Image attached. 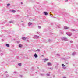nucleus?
I'll return each instance as SVG.
<instances>
[{"instance_id": "nucleus-1", "label": "nucleus", "mask_w": 78, "mask_h": 78, "mask_svg": "<svg viewBox=\"0 0 78 78\" xmlns=\"http://www.w3.org/2000/svg\"><path fill=\"white\" fill-rule=\"evenodd\" d=\"M62 40V41H68V39L66 38H64L63 37L61 38Z\"/></svg>"}, {"instance_id": "nucleus-2", "label": "nucleus", "mask_w": 78, "mask_h": 78, "mask_svg": "<svg viewBox=\"0 0 78 78\" xmlns=\"http://www.w3.org/2000/svg\"><path fill=\"white\" fill-rule=\"evenodd\" d=\"M39 36H37V35H35L34 37V39H37V38H39Z\"/></svg>"}, {"instance_id": "nucleus-3", "label": "nucleus", "mask_w": 78, "mask_h": 78, "mask_svg": "<svg viewBox=\"0 0 78 78\" xmlns=\"http://www.w3.org/2000/svg\"><path fill=\"white\" fill-rule=\"evenodd\" d=\"M72 33H66V34L68 35V36H72Z\"/></svg>"}, {"instance_id": "nucleus-4", "label": "nucleus", "mask_w": 78, "mask_h": 78, "mask_svg": "<svg viewBox=\"0 0 78 78\" xmlns=\"http://www.w3.org/2000/svg\"><path fill=\"white\" fill-rule=\"evenodd\" d=\"M47 64L48 66H52V64H51V63L50 62H48Z\"/></svg>"}, {"instance_id": "nucleus-5", "label": "nucleus", "mask_w": 78, "mask_h": 78, "mask_svg": "<svg viewBox=\"0 0 78 78\" xmlns=\"http://www.w3.org/2000/svg\"><path fill=\"white\" fill-rule=\"evenodd\" d=\"M34 56L35 57V58H37V54H36V53H35L34 55Z\"/></svg>"}, {"instance_id": "nucleus-6", "label": "nucleus", "mask_w": 78, "mask_h": 78, "mask_svg": "<svg viewBox=\"0 0 78 78\" xmlns=\"http://www.w3.org/2000/svg\"><path fill=\"white\" fill-rule=\"evenodd\" d=\"M27 37H23L22 38V39H23V40H25V39H27Z\"/></svg>"}, {"instance_id": "nucleus-7", "label": "nucleus", "mask_w": 78, "mask_h": 78, "mask_svg": "<svg viewBox=\"0 0 78 78\" xmlns=\"http://www.w3.org/2000/svg\"><path fill=\"white\" fill-rule=\"evenodd\" d=\"M44 12V13L45 15L46 16L48 15V13H47V12Z\"/></svg>"}, {"instance_id": "nucleus-8", "label": "nucleus", "mask_w": 78, "mask_h": 78, "mask_svg": "<svg viewBox=\"0 0 78 78\" xmlns=\"http://www.w3.org/2000/svg\"><path fill=\"white\" fill-rule=\"evenodd\" d=\"M32 25V23H31L29 22L28 23V25L29 26H30V25Z\"/></svg>"}, {"instance_id": "nucleus-9", "label": "nucleus", "mask_w": 78, "mask_h": 78, "mask_svg": "<svg viewBox=\"0 0 78 78\" xmlns=\"http://www.w3.org/2000/svg\"><path fill=\"white\" fill-rule=\"evenodd\" d=\"M64 28L65 29H69V27H68L67 26H65Z\"/></svg>"}, {"instance_id": "nucleus-10", "label": "nucleus", "mask_w": 78, "mask_h": 78, "mask_svg": "<svg viewBox=\"0 0 78 78\" xmlns=\"http://www.w3.org/2000/svg\"><path fill=\"white\" fill-rule=\"evenodd\" d=\"M12 12H13L14 13L16 12V10H12Z\"/></svg>"}, {"instance_id": "nucleus-11", "label": "nucleus", "mask_w": 78, "mask_h": 78, "mask_svg": "<svg viewBox=\"0 0 78 78\" xmlns=\"http://www.w3.org/2000/svg\"><path fill=\"white\" fill-rule=\"evenodd\" d=\"M71 31H75V29H72L71 30Z\"/></svg>"}, {"instance_id": "nucleus-12", "label": "nucleus", "mask_w": 78, "mask_h": 78, "mask_svg": "<svg viewBox=\"0 0 78 78\" xmlns=\"http://www.w3.org/2000/svg\"><path fill=\"white\" fill-rule=\"evenodd\" d=\"M19 47H22V44L19 45Z\"/></svg>"}, {"instance_id": "nucleus-13", "label": "nucleus", "mask_w": 78, "mask_h": 78, "mask_svg": "<svg viewBox=\"0 0 78 78\" xmlns=\"http://www.w3.org/2000/svg\"><path fill=\"white\" fill-rule=\"evenodd\" d=\"M6 46L8 47H9V45L8 44H6Z\"/></svg>"}, {"instance_id": "nucleus-14", "label": "nucleus", "mask_w": 78, "mask_h": 78, "mask_svg": "<svg viewBox=\"0 0 78 78\" xmlns=\"http://www.w3.org/2000/svg\"><path fill=\"white\" fill-rule=\"evenodd\" d=\"M75 54H76V53L74 52V53H73L72 55H73V56H74V55H75Z\"/></svg>"}, {"instance_id": "nucleus-15", "label": "nucleus", "mask_w": 78, "mask_h": 78, "mask_svg": "<svg viewBox=\"0 0 78 78\" xmlns=\"http://www.w3.org/2000/svg\"><path fill=\"white\" fill-rule=\"evenodd\" d=\"M48 58H45L44 59V61H48Z\"/></svg>"}, {"instance_id": "nucleus-16", "label": "nucleus", "mask_w": 78, "mask_h": 78, "mask_svg": "<svg viewBox=\"0 0 78 78\" xmlns=\"http://www.w3.org/2000/svg\"><path fill=\"white\" fill-rule=\"evenodd\" d=\"M18 65L20 66H22V64H21V63H19Z\"/></svg>"}, {"instance_id": "nucleus-17", "label": "nucleus", "mask_w": 78, "mask_h": 78, "mask_svg": "<svg viewBox=\"0 0 78 78\" xmlns=\"http://www.w3.org/2000/svg\"><path fill=\"white\" fill-rule=\"evenodd\" d=\"M38 28H39V29H40L41 28V26H38Z\"/></svg>"}, {"instance_id": "nucleus-18", "label": "nucleus", "mask_w": 78, "mask_h": 78, "mask_svg": "<svg viewBox=\"0 0 78 78\" xmlns=\"http://www.w3.org/2000/svg\"><path fill=\"white\" fill-rule=\"evenodd\" d=\"M62 65L63 67H65V65L64 64H62Z\"/></svg>"}, {"instance_id": "nucleus-19", "label": "nucleus", "mask_w": 78, "mask_h": 78, "mask_svg": "<svg viewBox=\"0 0 78 78\" xmlns=\"http://www.w3.org/2000/svg\"><path fill=\"white\" fill-rule=\"evenodd\" d=\"M10 4H7V6H10Z\"/></svg>"}, {"instance_id": "nucleus-20", "label": "nucleus", "mask_w": 78, "mask_h": 78, "mask_svg": "<svg viewBox=\"0 0 78 78\" xmlns=\"http://www.w3.org/2000/svg\"><path fill=\"white\" fill-rule=\"evenodd\" d=\"M37 51H40V50H39V49H37Z\"/></svg>"}, {"instance_id": "nucleus-21", "label": "nucleus", "mask_w": 78, "mask_h": 78, "mask_svg": "<svg viewBox=\"0 0 78 78\" xmlns=\"http://www.w3.org/2000/svg\"><path fill=\"white\" fill-rule=\"evenodd\" d=\"M70 43H72V42H73V41H70Z\"/></svg>"}, {"instance_id": "nucleus-22", "label": "nucleus", "mask_w": 78, "mask_h": 78, "mask_svg": "<svg viewBox=\"0 0 78 78\" xmlns=\"http://www.w3.org/2000/svg\"><path fill=\"white\" fill-rule=\"evenodd\" d=\"M49 69H50V70H52V69H53V68H49Z\"/></svg>"}, {"instance_id": "nucleus-23", "label": "nucleus", "mask_w": 78, "mask_h": 78, "mask_svg": "<svg viewBox=\"0 0 78 78\" xmlns=\"http://www.w3.org/2000/svg\"><path fill=\"white\" fill-rule=\"evenodd\" d=\"M9 23H12V21H11L9 22Z\"/></svg>"}, {"instance_id": "nucleus-24", "label": "nucleus", "mask_w": 78, "mask_h": 78, "mask_svg": "<svg viewBox=\"0 0 78 78\" xmlns=\"http://www.w3.org/2000/svg\"><path fill=\"white\" fill-rule=\"evenodd\" d=\"M47 76H50V74H47Z\"/></svg>"}, {"instance_id": "nucleus-25", "label": "nucleus", "mask_w": 78, "mask_h": 78, "mask_svg": "<svg viewBox=\"0 0 78 78\" xmlns=\"http://www.w3.org/2000/svg\"><path fill=\"white\" fill-rule=\"evenodd\" d=\"M20 42V41H17V43H19Z\"/></svg>"}, {"instance_id": "nucleus-26", "label": "nucleus", "mask_w": 78, "mask_h": 78, "mask_svg": "<svg viewBox=\"0 0 78 78\" xmlns=\"http://www.w3.org/2000/svg\"><path fill=\"white\" fill-rule=\"evenodd\" d=\"M66 2H68V0H66L65 1Z\"/></svg>"}, {"instance_id": "nucleus-27", "label": "nucleus", "mask_w": 78, "mask_h": 78, "mask_svg": "<svg viewBox=\"0 0 78 78\" xmlns=\"http://www.w3.org/2000/svg\"><path fill=\"white\" fill-rule=\"evenodd\" d=\"M57 55L58 56H60V55H59V54H58Z\"/></svg>"}, {"instance_id": "nucleus-28", "label": "nucleus", "mask_w": 78, "mask_h": 78, "mask_svg": "<svg viewBox=\"0 0 78 78\" xmlns=\"http://www.w3.org/2000/svg\"><path fill=\"white\" fill-rule=\"evenodd\" d=\"M49 42H50V41H51V40H49Z\"/></svg>"}, {"instance_id": "nucleus-29", "label": "nucleus", "mask_w": 78, "mask_h": 78, "mask_svg": "<svg viewBox=\"0 0 78 78\" xmlns=\"http://www.w3.org/2000/svg\"><path fill=\"white\" fill-rule=\"evenodd\" d=\"M21 76V77H22V76L21 75V76Z\"/></svg>"}, {"instance_id": "nucleus-30", "label": "nucleus", "mask_w": 78, "mask_h": 78, "mask_svg": "<svg viewBox=\"0 0 78 78\" xmlns=\"http://www.w3.org/2000/svg\"><path fill=\"white\" fill-rule=\"evenodd\" d=\"M14 73H16V72H14Z\"/></svg>"}, {"instance_id": "nucleus-31", "label": "nucleus", "mask_w": 78, "mask_h": 78, "mask_svg": "<svg viewBox=\"0 0 78 78\" xmlns=\"http://www.w3.org/2000/svg\"><path fill=\"white\" fill-rule=\"evenodd\" d=\"M42 56L44 57V55H42Z\"/></svg>"}, {"instance_id": "nucleus-32", "label": "nucleus", "mask_w": 78, "mask_h": 78, "mask_svg": "<svg viewBox=\"0 0 78 78\" xmlns=\"http://www.w3.org/2000/svg\"><path fill=\"white\" fill-rule=\"evenodd\" d=\"M77 47H78V45H77Z\"/></svg>"}, {"instance_id": "nucleus-33", "label": "nucleus", "mask_w": 78, "mask_h": 78, "mask_svg": "<svg viewBox=\"0 0 78 78\" xmlns=\"http://www.w3.org/2000/svg\"><path fill=\"white\" fill-rule=\"evenodd\" d=\"M63 78H66V77H63Z\"/></svg>"}, {"instance_id": "nucleus-34", "label": "nucleus", "mask_w": 78, "mask_h": 78, "mask_svg": "<svg viewBox=\"0 0 78 78\" xmlns=\"http://www.w3.org/2000/svg\"><path fill=\"white\" fill-rule=\"evenodd\" d=\"M44 62H45V61H44Z\"/></svg>"}, {"instance_id": "nucleus-35", "label": "nucleus", "mask_w": 78, "mask_h": 78, "mask_svg": "<svg viewBox=\"0 0 78 78\" xmlns=\"http://www.w3.org/2000/svg\"><path fill=\"white\" fill-rule=\"evenodd\" d=\"M6 73H7V72H6Z\"/></svg>"}, {"instance_id": "nucleus-36", "label": "nucleus", "mask_w": 78, "mask_h": 78, "mask_svg": "<svg viewBox=\"0 0 78 78\" xmlns=\"http://www.w3.org/2000/svg\"><path fill=\"white\" fill-rule=\"evenodd\" d=\"M21 4H22V2H21Z\"/></svg>"}, {"instance_id": "nucleus-37", "label": "nucleus", "mask_w": 78, "mask_h": 78, "mask_svg": "<svg viewBox=\"0 0 78 78\" xmlns=\"http://www.w3.org/2000/svg\"><path fill=\"white\" fill-rule=\"evenodd\" d=\"M1 51L0 50V52Z\"/></svg>"}]
</instances>
